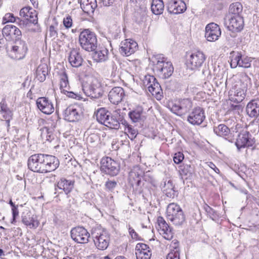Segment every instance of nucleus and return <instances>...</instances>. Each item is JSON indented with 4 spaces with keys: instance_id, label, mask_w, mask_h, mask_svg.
<instances>
[{
    "instance_id": "48",
    "label": "nucleus",
    "mask_w": 259,
    "mask_h": 259,
    "mask_svg": "<svg viewBox=\"0 0 259 259\" xmlns=\"http://www.w3.org/2000/svg\"><path fill=\"white\" fill-rule=\"evenodd\" d=\"M17 18H19V17H15L13 14L9 13L6 14L4 16L3 21H5V22L16 23L18 25Z\"/></svg>"
},
{
    "instance_id": "21",
    "label": "nucleus",
    "mask_w": 259,
    "mask_h": 259,
    "mask_svg": "<svg viewBox=\"0 0 259 259\" xmlns=\"http://www.w3.org/2000/svg\"><path fill=\"white\" fill-rule=\"evenodd\" d=\"M138 48L137 43L132 39H125L120 43L119 51L123 56H128L133 54Z\"/></svg>"
},
{
    "instance_id": "60",
    "label": "nucleus",
    "mask_w": 259,
    "mask_h": 259,
    "mask_svg": "<svg viewBox=\"0 0 259 259\" xmlns=\"http://www.w3.org/2000/svg\"><path fill=\"white\" fill-rule=\"evenodd\" d=\"M114 0H102L103 4L105 6H109L112 4Z\"/></svg>"
},
{
    "instance_id": "55",
    "label": "nucleus",
    "mask_w": 259,
    "mask_h": 259,
    "mask_svg": "<svg viewBox=\"0 0 259 259\" xmlns=\"http://www.w3.org/2000/svg\"><path fill=\"white\" fill-rule=\"evenodd\" d=\"M49 35L51 37L55 38L57 36V29L53 25H51L49 28Z\"/></svg>"
},
{
    "instance_id": "22",
    "label": "nucleus",
    "mask_w": 259,
    "mask_h": 259,
    "mask_svg": "<svg viewBox=\"0 0 259 259\" xmlns=\"http://www.w3.org/2000/svg\"><path fill=\"white\" fill-rule=\"evenodd\" d=\"M37 107L42 113L51 114L54 111V107L52 102L46 97H39L36 101Z\"/></svg>"
},
{
    "instance_id": "64",
    "label": "nucleus",
    "mask_w": 259,
    "mask_h": 259,
    "mask_svg": "<svg viewBox=\"0 0 259 259\" xmlns=\"http://www.w3.org/2000/svg\"><path fill=\"white\" fill-rule=\"evenodd\" d=\"M6 121V124L7 125V126L9 128L10 126V120L12 119V118H4Z\"/></svg>"
},
{
    "instance_id": "18",
    "label": "nucleus",
    "mask_w": 259,
    "mask_h": 259,
    "mask_svg": "<svg viewBox=\"0 0 259 259\" xmlns=\"http://www.w3.org/2000/svg\"><path fill=\"white\" fill-rule=\"evenodd\" d=\"M205 119L203 108L198 107L194 108L192 112L187 116L188 121L193 125H200Z\"/></svg>"
},
{
    "instance_id": "35",
    "label": "nucleus",
    "mask_w": 259,
    "mask_h": 259,
    "mask_svg": "<svg viewBox=\"0 0 259 259\" xmlns=\"http://www.w3.org/2000/svg\"><path fill=\"white\" fill-rule=\"evenodd\" d=\"M192 106V102L188 99H184L179 101V116L188 112Z\"/></svg>"
},
{
    "instance_id": "25",
    "label": "nucleus",
    "mask_w": 259,
    "mask_h": 259,
    "mask_svg": "<svg viewBox=\"0 0 259 259\" xmlns=\"http://www.w3.org/2000/svg\"><path fill=\"white\" fill-rule=\"evenodd\" d=\"M136 254L137 259H150L152 251L148 245L145 243H139L136 246Z\"/></svg>"
},
{
    "instance_id": "50",
    "label": "nucleus",
    "mask_w": 259,
    "mask_h": 259,
    "mask_svg": "<svg viewBox=\"0 0 259 259\" xmlns=\"http://www.w3.org/2000/svg\"><path fill=\"white\" fill-rule=\"evenodd\" d=\"M160 187L163 191H166L168 190H170L175 192L174 187L173 186L172 181L168 180L167 183L166 181L162 182L160 185Z\"/></svg>"
},
{
    "instance_id": "33",
    "label": "nucleus",
    "mask_w": 259,
    "mask_h": 259,
    "mask_svg": "<svg viewBox=\"0 0 259 259\" xmlns=\"http://www.w3.org/2000/svg\"><path fill=\"white\" fill-rule=\"evenodd\" d=\"M48 66L47 64H40L36 70V77L40 82L46 80V76L48 74Z\"/></svg>"
},
{
    "instance_id": "39",
    "label": "nucleus",
    "mask_w": 259,
    "mask_h": 259,
    "mask_svg": "<svg viewBox=\"0 0 259 259\" xmlns=\"http://www.w3.org/2000/svg\"><path fill=\"white\" fill-rule=\"evenodd\" d=\"M214 132L220 137H225L230 133V129L225 124H221L218 126L214 127Z\"/></svg>"
},
{
    "instance_id": "14",
    "label": "nucleus",
    "mask_w": 259,
    "mask_h": 259,
    "mask_svg": "<svg viewBox=\"0 0 259 259\" xmlns=\"http://www.w3.org/2000/svg\"><path fill=\"white\" fill-rule=\"evenodd\" d=\"M82 108L78 105L69 106L64 111L65 120L69 122H75L80 120L82 116Z\"/></svg>"
},
{
    "instance_id": "58",
    "label": "nucleus",
    "mask_w": 259,
    "mask_h": 259,
    "mask_svg": "<svg viewBox=\"0 0 259 259\" xmlns=\"http://www.w3.org/2000/svg\"><path fill=\"white\" fill-rule=\"evenodd\" d=\"M129 233L131 235L133 239H136L138 237L137 233L135 232L134 229L132 227H129L128 228Z\"/></svg>"
},
{
    "instance_id": "4",
    "label": "nucleus",
    "mask_w": 259,
    "mask_h": 259,
    "mask_svg": "<svg viewBox=\"0 0 259 259\" xmlns=\"http://www.w3.org/2000/svg\"><path fill=\"white\" fill-rule=\"evenodd\" d=\"M82 89L87 96L92 98H99L103 94L100 81L94 76L87 78V80L82 86Z\"/></svg>"
},
{
    "instance_id": "30",
    "label": "nucleus",
    "mask_w": 259,
    "mask_h": 259,
    "mask_svg": "<svg viewBox=\"0 0 259 259\" xmlns=\"http://www.w3.org/2000/svg\"><path fill=\"white\" fill-rule=\"evenodd\" d=\"M68 61L74 67H78L82 64L83 59L77 50L73 49L70 52Z\"/></svg>"
},
{
    "instance_id": "40",
    "label": "nucleus",
    "mask_w": 259,
    "mask_h": 259,
    "mask_svg": "<svg viewBox=\"0 0 259 259\" xmlns=\"http://www.w3.org/2000/svg\"><path fill=\"white\" fill-rule=\"evenodd\" d=\"M173 244L170 245L171 251L167 256L166 259H178V244L177 240L172 241Z\"/></svg>"
},
{
    "instance_id": "46",
    "label": "nucleus",
    "mask_w": 259,
    "mask_h": 259,
    "mask_svg": "<svg viewBox=\"0 0 259 259\" xmlns=\"http://www.w3.org/2000/svg\"><path fill=\"white\" fill-rule=\"evenodd\" d=\"M60 89L61 90L69 85V81L67 75L65 72L60 74Z\"/></svg>"
},
{
    "instance_id": "13",
    "label": "nucleus",
    "mask_w": 259,
    "mask_h": 259,
    "mask_svg": "<svg viewBox=\"0 0 259 259\" xmlns=\"http://www.w3.org/2000/svg\"><path fill=\"white\" fill-rule=\"evenodd\" d=\"M205 60L204 54L200 51L192 53L186 63L187 69L195 71L198 69L203 64Z\"/></svg>"
},
{
    "instance_id": "57",
    "label": "nucleus",
    "mask_w": 259,
    "mask_h": 259,
    "mask_svg": "<svg viewBox=\"0 0 259 259\" xmlns=\"http://www.w3.org/2000/svg\"><path fill=\"white\" fill-rule=\"evenodd\" d=\"M179 8H180L179 14L184 13L187 9L186 4L183 0H179Z\"/></svg>"
},
{
    "instance_id": "3",
    "label": "nucleus",
    "mask_w": 259,
    "mask_h": 259,
    "mask_svg": "<svg viewBox=\"0 0 259 259\" xmlns=\"http://www.w3.org/2000/svg\"><path fill=\"white\" fill-rule=\"evenodd\" d=\"M97 121L105 126L112 129H118L120 127V115H113L110 112L104 108H100L96 113Z\"/></svg>"
},
{
    "instance_id": "26",
    "label": "nucleus",
    "mask_w": 259,
    "mask_h": 259,
    "mask_svg": "<svg viewBox=\"0 0 259 259\" xmlns=\"http://www.w3.org/2000/svg\"><path fill=\"white\" fill-rule=\"evenodd\" d=\"M246 90L241 88L235 86L229 92V100L234 103H240L245 97Z\"/></svg>"
},
{
    "instance_id": "28",
    "label": "nucleus",
    "mask_w": 259,
    "mask_h": 259,
    "mask_svg": "<svg viewBox=\"0 0 259 259\" xmlns=\"http://www.w3.org/2000/svg\"><path fill=\"white\" fill-rule=\"evenodd\" d=\"M247 114L250 117L256 118L259 116V100H252L246 107Z\"/></svg>"
},
{
    "instance_id": "42",
    "label": "nucleus",
    "mask_w": 259,
    "mask_h": 259,
    "mask_svg": "<svg viewBox=\"0 0 259 259\" xmlns=\"http://www.w3.org/2000/svg\"><path fill=\"white\" fill-rule=\"evenodd\" d=\"M242 11V6L241 3L237 2L232 4L229 7V14L234 15H241Z\"/></svg>"
},
{
    "instance_id": "53",
    "label": "nucleus",
    "mask_w": 259,
    "mask_h": 259,
    "mask_svg": "<svg viewBox=\"0 0 259 259\" xmlns=\"http://www.w3.org/2000/svg\"><path fill=\"white\" fill-rule=\"evenodd\" d=\"M204 208L205 211L206 212L207 215H209L211 219L213 220V217H215V210L207 205H206L204 207Z\"/></svg>"
},
{
    "instance_id": "62",
    "label": "nucleus",
    "mask_w": 259,
    "mask_h": 259,
    "mask_svg": "<svg viewBox=\"0 0 259 259\" xmlns=\"http://www.w3.org/2000/svg\"><path fill=\"white\" fill-rule=\"evenodd\" d=\"M120 122H121V123L125 126V127H127L128 125H131L128 124V123L125 120L123 119H120L119 120Z\"/></svg>"
},
{
    "instance_id": "44",
    "label": "nucleus",
    "mask_w": 259,
    "mask_h": 259,
    "mask_svg": "<svg viewBox=\"0 0 259 259\" xmlns=\"http://www.w3.org/2000/svg\"><path fill=\"white\" fill-rule=\"evenodd\" d=\"M125 131L128 138L132 140L135 139L138 134V130L134 128L132 125H128L127 127L125 128Z\"/></svg>"
},
{
    "instance_id": "59",
    "label": "nucleus",
    "mask_w": 259,
    "mask_h": 259,
    "mask_svg": "<svg viewBox=\"0 0 259 259\" xmlns=\"http://www.w3.org/2000/svg\"><path fill=\"white\" fill-rule=\"evenodd\" d=\"M208 166L212 169L216 173L219 174L220 173V170L219 169L215 166L214 164H213L212 162H210L208 164Z\"/></svg>"
},
{
    "instance_id": "19",
    "label": "nucleus",
    "mask_w": 259,
    "mask_h": 259,
    "mask_svg": "<svg viewBox=\"0 0 259 259\" xmlns=\"http://www.w3.org/2000/svg\"><path fill=\"white\" fill-rule=\"evenodd\" d=\"M221 35V29L218 24L210 23L206 26L205 37L208 41H214L219 39Z\"/></svg>"
},
{
    "instance_id": "5",
    "label": "nucleus",
    "mask_w": 259,
    "mask_h": 259,
    "mask_svg": "<svg viewBox=\"0 0 259 259\" xmlns=\"http://www.w3.org/2000/svg\"><path fill=\"white\" fill-rule=\"evenodd\" d=\"M79 42L84 50L88 52L94 51L98 45L97 35L89 29H84L79 34Z\"/></svg>"
},
{
    "instance_id": "2",
    "label": "nucleus",
    "mask_w": 259,
    "mask_h": 259,
    "mask_svg": "<svg viewBox=\"0 0 259 259\" xmlns=\"http://www.w3.org/2000/svg\"><path fill=\"white\" fill-rule=\"evenodd\" d=\"M149 59L153 71L161 78H167L172 75L174 68L171 63L166 61L161 55H154Z\"/></svg>"
},
{
    "instance_id": "63",
    "label": "nucleus",
    "mask_w": 259,
    "mask_h": 259,
    "mask_svg": "<svg viewBox=\"0 0 259 259\" xmlns=\"http://www.w3.org/2000/svg\"><path fill=\"white\" fill-rule=\"evenodd\" d=\"M184 159V155L183 153H181L179 151V164L182 162V161Z\"/></svg>"
},
{
    "instance_id": "6",
    "label": "nucleus",
    "mask_w": 259,
    "mask_h": 259,
    "mask_svg": "<svg viewBox=\"0 0 259 259\" xmlns=\"http://www.w3.org/2000/svg\"><path fill=\"white\" fill-rule=\"evenodd\" d=\"M19 15L20 17L17 18V20L18 25L21 28L29 26L31 24L35 25L37 23V13L30 7L22 8L20 11Z\"/></svg>"
},
{
    "instance_id": "32",
    "label": "nucleus",
    "mask_w": 259,
    "mask_h": 259,
    "mask_svg": "<svg viewBox=\"0 0 259 259\" xmlns=\"http://www.w3.org/2000/svg\"><path fill=\"white\" fill-rule=\"evenodd\" d=\"M95 2L96 0H80V7L84 13H93L97 7Z\"/></svg>"
},
{
    "instance_id": "11",
    "label": "nucleus",
    "mask_w": 259,
    "mask_h": 259,
    "mask_svg": "<svg viewBox=\"0 0 259 259\" xmlns=\"http://www.w3.org/2000/svg\"><path fill=\"white\" fill-rule=\"evenodd\" d=\"M143 82L144 85L148 88V91L153 96H154L157 100H161L162 97V90L154 76L145 75Z\"/></svg>"
},
{
    "instance_id": "43",
    "label": "nucleus",
    "mask_w": 259,
    "mask_h": 259,
    "mask_svg": "<svg viewBox=\"0 0 259 259\" xmlns=\"http://www.w3.org/2000/svg\"><path fill=\"white\" fill-rule=\"evenodd\" d=\"M242 55L239 52L232 56L230 61V66L232 68H235L237 66H239V65L240 64L239 61Z\"/></svg>"
},
{
    "instance_id": "20",
    "label": "nucleus",
    "mask_w": 259,
    "mask_h": 259,
    "mask_svg": "<svg viewBox=\"0 0 259 259\" xmlns=\"http://www.w3.org/2000/svg\"><path fill=\"white\" fill-rule=\"evenodd\" d=\"M156 228L160 234L166 240H171L173 237V233L165 221L162 217H158L157 220Z\"/></svg>"
},
{
    "instance_id": "23",
    "label": "nucleus",
    "mask_w": 259,
    "mask_h": 259,
    "mask_svg": "<svg viewBox=\"0 0 259 259\" xmlns=\"http://www.w3.org/2000/svg\"><path fill=\"white\" fill-rule=\"evenodd\" d=\"M144 175V171L138 165L133 166L129 172L128 180L132 186H140L141 179Z\"/></svg>"
},
{
    "instance_id": "27",
    "label": "nucleus",
    "mask_w": 259,
    "mask_h": 259,
    "mask_svg": "<svg viewBox=\"0 0 259 259\" xmlns=\"http://www.w3.org/2000/svg\"><path fill=\"white\" fill-rule=\"evenodd\" d=\"M93 52V59L97 62H105L108 58V50L104 46H97Z\"/></svg>"
},
{
    "instance_id": "61",
    "label": "nucleus",
    "mask_w": 259,
    "mask_h": 259,
    "mask_svg": "<svg viewBox=\"0 0 259 259\" xmlns=\"http://www.w3.org/2000/svg\"><path fill=\"white\" fill-rule=\"evenodd\" d=\"M179 220L181 219L180 216H181L182 222L184 221L185 218L184 214L183 213V212L182 211V209L180 207H179Z\"/></svg>"
},
{
    "instance_id": "9",
    "label": "nucleus",
    "mask_w": 259,
    "mask_h": 259,
    "mask_svg": "<svg viewBox=\"0 0 259 259\" xmlns=\"http://www.w3.org/2000/svg\"><path fill=\"white\" fill-rule=\"evenodd\" d=\"M101 171L110 176H115L120 171V164L109 157H103L101 161Z\"/></svg>"
},
{
    "instance_id": "37",
    "label": "nucleus",
    "mask_w": 259,
    "mask_h": 259,
    "mask_svg": "<svg viewBox=\"0 0 259 259\" xmlns=\"http://www.w3.org/2000/svg\"><path fill=\"white\" fill-rule=\"evenodd\" d=\"M164 4L162 0H152L151 9L155 15H160L164 10Z\"/></svg>"
},
{
    "instance_id": "10",
    "label": "nucleus",
    "mask_w": 259,
    "mask_h": 259,
    "mask_svg": "<svg viewBox=\"0 0 259 259\" xmlns=\"http://www.w3.org/2000/svg\"><path fill=\"white\" fill-rule=\"evenodd\" d=\"M224 21V25L231 31L240 32L243 29L244 20L241 15L228 14L225 17Z\"/></svg>"
},
{
    "instance_id": "38",
    "label": "nucleus",
    "mask_w": 259,
    "mask_h": 259,
    "mask_svg": "<svg viewBox=\"0 0 259 259\" xmlns=\"http://www.w3.org/2000/svg\"><path fill=\"white\" fill-rule=\"evenodd\" d=\"M177 0H171L167 4V11L169 14V18L173 19L176 18L178 14V5Z\"/></svg>"
},
{
    "instance_id": "49",
    "label": "nucleus",
    "mask_w": 259,
    "mask_h": 259,
    "mask_svg": "<svg viewBox=\"0 0 259 259\" xmlns=\"http://www.w3.org/2000/svg\"><path fill=\"white\" fill-rule=\"evenodd\" d=\"M251 60L250 58L247 57H244L242 58V56L240 57V65H239V67H243L245 68H248L250 67L251 66Z\"/></svg>"
},
{
    "instance_id": "36",
    "label": "nucleus",
    "mask_w": 259,
    "mask_h": 259,
    "mask_svg": "<svg viewBox=\"0 0 259 259\" xmlns=\"http://www.w3.org/2000/svg\"><path fill=\"white\" fill-rule=\"evenodd\" d=\"M0 113L4 118H12V112L8 107L5 98H3L0 102Z\"/></svg>"
},
{
    "instance_id": "7",
    "label": "nucleus",
    "mask_w": 259,
    "mask_h": 259,
    "mask_svg": "<svg viewBox=\"0 0 259 259\" xmlns=\"http://www.w3.org/2000/svg\"><path fill=\"white\" fill-rule=\"evenodd\" d=\"M92 236L96 247L100 250H106L110 243V235L104 229L95 228L92 230Z\"/></svg>"
},
{
    "instance_id": "31",
    "label": "nucleus",
    "mask_w": 259,
    "mask_h": 259,
    "mask_svg": "<svg viewBox=\"0 0 259 259\" xmlns=\"http://www.w3.org/2000/svg\"><path fill=\"white\" fill-rule=\"evenodd\" d=\"M22 222L25 225L29 227L30 229H35L39 225L38 222L34 219L33 215L30 212H28L26 214H23Z\"/></svg>"
},
{
    "instance_id": "51",
    "label": "nucleus",
    "mask_w": 259,
    "mask_h": 259,
    "mask_svg": "<svg viewBox=\"0 0 259 259\" xmlns=\"http://www.w3.org/2000/svg\"><path fill=\"white\" fill-rule=\"evenodd\" d=\"M168 107L173 113L178 115V105L177 103L169 102L168 104Z\"/></svg>"
},
{
    "instance_id": "17",
    "label": "nucleus",
    "mask_w": 259,
    "mask_h": 259,
    "mask_svg": "<svg viewBox=\"0 0 259 259\" xmlns=\"http://www.w3.org/2000/svg\"><path fill=\"white\" fill-rule=\"evenodd\" d=\"M146 112L141 106L134 108L128 113V116L133 123L143 125L147 118Z\"/></svg>"
},
{
    "instance_id": "34",
    "label": "nucleus",
    "mask_w": 259,
    "mask_h": 259,
    "mask_svg": "<svg viewBox=\"0 0 259 259\" xmlns=\"http://www.w3.org/2000/svg\"><path fill=\"white\" fill-rule=\"evenodd\" d=\"M168 219L174 222L178 219V205L174 203L169 204L167 208Z\"/></svg>"
},
{
    "instance_id": "52",
    "label": "nucleus",
    "mask_w": 259,
    "mask_h": 259,
    "mask_svg": "<svg viewBox=\"0 0 259 259\" xmlns=\"http://www.w3.org/2000/svg\"><path fill=\"white\" fill-rule=\"evenodd\" d=\"M63 25L66 28H69L72 26V19L69 15H67L63 19Z\"/></svg>"
},
{
    "instance_id": "16",
    "label": "nucleus",
    "mask_w": 259,
    "mask_h": 259,
    "mask_svg": "<svg viewBox=\"0 0 259 259\" xmlns=\"http://www.w3.org/2000/svg\"><path fill=\"white\" fill-rule=\"evenodd\" d=\"M71 238L77 243H87L90 236L88 231L82 227L73 228L70 231Z\"/></svg>"
},
{
    "instance_id": "56",
    "label": "nucleus",
    "mask_w": 259,
    "mask_h": 259,
    "mask_svg": "<svg viewBox=\"0 0 259 259\" xmlns=\"http://www.w3.org/2000/svg\"><path fill=\"white\" fill-rule=\"evenodd\" d=\"M135 21L138 24H140L141 22H142L144 21V18H145L144 15H143V14L141 15V14H140L139 13H136L135 14Z\"/></svg>"
},
{
    "instance_id": "54",
    "label": "nucleus",
    "mask_w": 259,
    "mask_h": 259,
    "mask_svg": "<svg viewBox=\"0 0 259 259\" xmlns=\"http://www.w3.org/2000/svg\"><path fill=\"white\" fill-rule=\"evenodd\" d=\"M18 205L15 206L14 207L12 208V219L11 221V223L13 224H15L16 223V218L19 215V211L18 209Z\"/></svg>"
},
{
    "instance_id": "47",
    "label": "nucleus",
    "mask_w": 259,
    "mask_h": 259,
    "mask_svg": "<svg viewBox=\"0 0 259 259\" xmlns=\"http://www.w3.org/2000/svg\"><path fill=\"white\" fill-rule=\"evenodd\" d=\"M117 186V183L116 181L114 180H110L109 179L106 182L105 184L106 190L110 192H113Z\"/></svg>"
},
{
    "instance_id": "12",
    "label": "nucleus",
    "mask_w": 259,
    "mask_h": 259,
    "mask_svg": "<svg viewBox=\"0 0 259 259\" xmlns=\"http://www.w3.org/2000/svg\"><path fill=\"white\" fill-rule=\"evenodd\" d=\"M255 141L249 132L242 130L238 135L235 142L238 150L239 151L242 148L252 147Z\"/></svg>"
},
{
    "instance_id": "8",
    "label": "nucleus",
    "mask_w": 259,
    "mask_h": 259,
    "mask_svg": "<svg viewBox=\"0 0 259 259\" xmlns=\"http://www.w3.org/2000/svg\"><path fill=\"white\" fill-rule=\"evenodd\" d=\"M6 50L11 58L19 60L25 57L28 48L25 41L21 40L14 41L12 45H7Z\"/></svg>"
},
{
    "instance_id": "24",
    "label": "nucleus",
    "mask_w": 259,
    "mask_h": 259,
    "mask_svg": "<svg viewBox=\"0 0 259 259\" xmlns=\"http://www.w3.org/2000/svg\"><path fill=\"white\" fill-rule=\"evenodd\" d=\"M125 96L124 91L121 87H116L112 88L108 94V99L113 104H118Z\"/></svg>"
},
{
    "instance_id": "41",
    "label": "nucleus",
    "mask_w": 259,
    "mask_h": 259,
    "mask_svg": "<svg viewBox=\"0 0 259 259\" xmlns=\"http://www.w3.org/2000/svg\"><path fill=\"white\" fill-rule=\"evenodd\" d=\"M61 93L66 95L67 97L72 99H75L77 100H80L82 98L81 97L80 94H78L77 92H74L73 91H71V88L69 86V84L66 86V88H64L62 90H61Z\"/></svg>"
},
{
    "instance_id": "1",
    "label": "nucleus",
    "mask_w": 259,
    "mask_h": 259,
    "mask_svg": "<svg viewBox=\"0 0 259 259\" xmlns=\"http://www.w3.org/2000/svg\"><path fill=\"white\" fill-rule=\"evenodd\" d=\"M59 165L58 159L54 156L38 153L31 155L27 160V166L32 171L46 174L54 171Z\"/></svg>"
},
{
    "instance_id": "45",
    "label": "nucleus",
    "mask_w": 259,
    "mask_h": 259,
    "mask_svg": "<svg viewBox=\"0 0 259 259\" xmlns=\"http://www.w3.org/2000/svg\"><path fill=\"white\" fill-rule=\"evenodd\" d=\"M41 134L42 136L46 135L47 141H51L54 139L53 134V128H49L48 127H44L41 129Z\"/></svg>"
},
{
    "instance_id": "15",
    "label": "nucleus",
    "mask_w": 259,
    "mask_h": 259,
    "mask_svg": "<svg viewBox=\"0 0 259 259\" xmlns=\"http://www.w3.org/2000/svg\"><path fill=\"white\" fill-rule=\"evenodd\" d=\"M2 34L7 40L16 41L22 40L21 31L16 26L12 24L6 25L2 30Z\"/></svg>"
},
{
    "instance_id": "29",
    "label": "nucleus",
    "mask_w": 259,
    "mask_h": 259,
    "mask_svg": "<svg viewBox=\"0 0 259 259\" xmlns=\"http://www.w3.org/2000/svg\"><path fill=\"white\" fill-rule=\"evenodd\" d=\"M74 181L61 178L57 183V187L63 190L66 194L70 193L74 188Z\"/></svg>"
}]
</instances>
